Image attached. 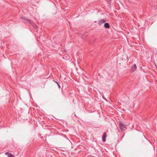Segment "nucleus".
<instances>
[{"label":"nucleus","mask_w":157,"mask_h":157,"mask_svg":"<svg viewBox=\"0 0 157 157\" xmlns=\"http://www.w3.org/2000/svg\"><path fill=\"white\" fill-rule=\"evenodd\" d=\"M53 81H54L56 83V84L57 85L59 88H60V85H59V83L57 81H55L54 80H53Z\"/></svg>","instance_id":"8"},{"label":"nucleus","mask_w":157,"mask_h":157,"mask_svg":"<svg viewBox=\"0 0 157 157\" xmlns=\"http://www.w3.org/2000/svg\"><path fill=\"white\" fill-rule=\"evenodd\" d=\"M107 135L105 132H104L102 136V140L103 142H105L106 140V138Z\"/></svg>","instance_id":"3"},{"label":"nucleus","mask_w":157,"mask_h":157,"mask_svg":"<svg viewBox=\"0 0 157 157\" xmlns=\"http://www.w3.org/2000/svg\"><path fill=\"white\" fill-rule=\"evenodd\" d=\"M119 127L121 132H123L127 128V125L124 124L122 121H119L118 122Z\"/></svg>","instance_id":"1"},{"label":"nucleus","mask_w":157,"mask_h":157,"mask_svg":"<svg viewBox=\"0 0 157 157\" xmlns=\"http://www.w3.org/2000/svg\"><path fill=\"white\" fill-rule=\"evenodd\" d=\"M137 68V67L135 64L133 66H132L131 67V70L132 72H134L136 70Z\"/></svg>","instance_id":"2"},{"label":"nucleus","mask_w":157,"mask_h":157,"mask_svg":"<svg viewBox=\"0 0 157 157\" xmlns=\"http://www.w3.org/2000/svg\"><path fill=\"white\" fill-rule=\"evenodd\" d=\"M105 22V20L104 19L101 20L99 21L98 22V25H101L103 24Z\"/></svg>","instance_id":"4"},{"label":"nucleus","mask_w":157,"mask_h":157,"mask_svg":"<svg viewBox=\"0 0 157 157\" xmlns=\"http://www.w3.org/2000/svg\"><path fill=\"white\" fill-rule=\"evenodd\" d=\"M104 27L107 29H109L110 28V25L108 23H106L104 24Z\"/></svg>","instance_id":"6"},{"label":"nucleus","mask_w":157,"mask_h":157,"mask_svg":"<svg viewBox=\"0 0 157 157\" xmlns=\"http://www.w3.org/2000/svg\"><path fill=\"white\" fill-rule=\"evenodd\" d=\"M33 27H35L36 28H38L37 26L36 25H34L33 26Z\"/></svg>","instance_id":"9"},{"label":"nucleus","mask_w":157,"mask_h":157,"mask_svg":"<svg viewBox=\"0 0 157 157\" xmlns=\"http://www.w3.org/2000/svg\"><path fill=\"white\" fill-rule=\"evenodd\" d=\"M106 2H109L111 1V0H106Z\"/></svg>","instance_id":"10"},{"label":"nucleus","mask_w":157,"mask_h":157,"mask_svg":"<svg viewBox=\"0 0 157 157\" xmlns=\"http://www.w3.org/2000/svg\"><path fill=\"white\" fill-rule=\"evenodd\" d=\"M25 20L27 23H29L30 24L31 23V20L30 19H26Z\"/></svg>","instance_id":"7"},{"label":"nucleus","mask_w":157,"mask_h":157,"mask_svg":"<svg viewBox=\"0 0 157 157\" xmlns=\"http://www.w3.org/2000/svg\"><path fill=\"white\" fill-rule=\"evenodd\" d=\"M5 154L8 156V157H13L14 155L11 153L6 152L5 153Z\"/></svg>","instance_id":"5"}]
</instances>
